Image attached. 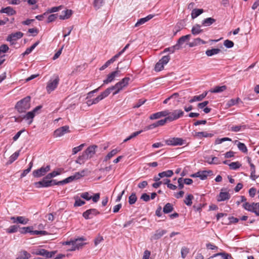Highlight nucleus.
<instances>
[{
  "mask_svg": "<svg viewBox=\"0 0 259 259\" xmlns=\"http://www.w3.org/2000/svg\"><path fill=\"white\" fill-rule=\"evenodd\" d=\"M30 96H27L17 102L15 108L19 113H24L30 108Z\"/></svg>",
  "mask_w": 259,
  "mask_h": 259,
  "instance_id": "f257e3e1",
  "label": "nucleus"
},
{
  "mask_svg": "<svg viewBox=\"0 0 259 259\" xmlns=\"http://www.w3.org/2000/svg\"><path fill=\"white\" fill-rule=\"evenodd\" d=\"M130 80L131 79L130 77H125L122 79L121 80L116 83L114 85L108 88V89L110 90L111 92L113 91L114 89H117V91H114L113 93V95H115L118 94L124 88L126 87L128 84Z\"/></svg>",
  "mask_w": 259,
  "mask_h": 259,
  "instance_id": "f03ea898",
  "label": "nucleus"
},
{
  "mask_svg": "<svg viewBox=\"0 0 259 259\" xmlns=\"http://www.w3.org/2000/svg\"><path fill=\"white\" fill-rule=\"evenodd\" d=\"M242 206L245 210L253 212L256 215L259 216V202H252V203L245 202Z\"/></svg>",
  "mask_w": 259,
  "mask_h": 259,
  "instance_id": "7ed1b4c3",
  "label": "nucleus"
},
{
  "mask_svg": "<svg viewBox=\"0 0 259 259\" xmlns=\"http://www.w3.org/2000/svg\"><path fill=\"white\" fill-rule=\"evenodd\" d=\"M56 253V251H49L42 248L36 249L32 251L33 254L41 255L47 258H51Z\"/></svg>",
  "mask_w": 259,
  "mask_h": 259,
  "instance_id": "20e7f679",
  "label": "nucleus"
},
{
  "mask_svg": "<svg viewBox=\"0 0 259 259\" xmlns=\"http://www.w3.org/2000/svg\"><path fill=\"white\" fill-rule=\"evenodd\" d=\"M184 114V111L181 109L174 110L172 112H169V114L167 117L169 122H171L176 120L182 117Z\"/></svg>",
  "mask_w": 259,
  "mask_h": 259,
  "instance_id": "39448f33",
  "label": "nucleus"
},
{
  "mask_svg": "<svg viewBox=\"0 0 259 259\" xmlns=\"http://www.w3.org/2000/svg\"><path fill=\"white\" fill-rule=\"evenodd\" d=\"M185 143V140L181 138H171L165 140L166 144L170 146H181Z\"/></svg>",
  "mask_w": 259,
  "mask_h": 259,
  "instance_id": "423d86ee",
  "label": "nucleus"
},
{
  "mask_svg": "<svg viewBox=\"0 0 259 259\" xmlns=\"http://www.w3.org/2000/svg\"><path fill=\"white\" fill-rule=\"evenodd\" d=\"M50 169L51 167L49 165L45 167L42 166L39 169L34 170L32 172V175L35 178H39L45 176L47 172L50 170Z\"/></svg>",
  "mask_w": 259,
  "mask_h": 259,
  "instance_id": "0eeeda50",
  "label": "nucleus"
},
{
  "mask_svg": "<svg viewBox=\"0 0 259 259\" xmlns=\"http://www.w3.org/2000/svg\"><path fill=\"white\" fill-rule=\"evenodd\" d=\"M42 108V106L39 105L36 106L32 111L27 112L25 115L23 117V119L26 120H30L28 123L30 124L32 122V119L35 116V114L37 112V111L40 110Z\"/></svg>",
  "mask_w": 259,
  "mask_h": 259,
  "instance_id": "6e6552de",
  "label": "nucleus"
},
{
  "mask_svg": "<svg viewBox=\"0 0 259 259\" xmlns=\"http://www.w3.org/2000/svg\"><path fill=\"white\" fill-rule=\"evenodd\" d=\"M97 148L96 145L89 146L82 153L87 159H90L95 154Z\"/></svg>",
  "mask_w": 259,
  "mask_h": 259,
  "instance_id": "1a4fd4ad",
  "label": "nucleus"
},
{
  "mask_svg": "<svg viewBox=\"0 0 259 259\" xmlns=\"http://www.w3.org/2000/svg\"><path fill=\"white\" fill-rule=\"evenodd\" d=\"M59 77L57 75L53 80H50L47 84V90L49 93L54 91L57 87L59 82Z\"/></svg>",
  "mask_w": 259,
  "mask_h": 259,
  "instance_id": "9d476101",
  "label": "nucleus"
},
{
  "mask_svg": "<svg viewBox=\"0 0 259 259\" xmlns=\"http://www.w3.org/2000/svg\"><path fill=\"white\" fill-rule=\"evenodd\" d=\"M23 35V33L20 31H18L15 33H12L9 34L6 40L11 42L12 45L14 44V41L18 39L21 38Z\"/></svg>",
  "mask_w": 259,
  "mask_h": 259,
  "instance_id": "9b49d317",
  "label": "nucleus"
},
{
  "mask_svg": "<svg viewBox=\"0 0 259 259\" xmlns=\"http://www.w3.org/2000/svg\"><path fill=\"white\" fill-rule=\"evenodd\" d=\"M99 214H100V212L97 209L95 208H91L84 211L82 213V216L85 219L88 220Z\"/></svg>",
  "mask_w": 259,
  "mask_h": 259,
  "instance_id": "f8f14e48",
  "label": "nucleus"
},
{
  "mask_svg": "<svg viewBox=\"0 0 259 259\" xmlns=\"http://www.w3.org/2000/svg\"><path fill=\"white\" fill-rule=\"evenodd\" d=\"M111 92L110 90L108 88L105 90L103 92H102L100 95L97 97L96 98L94 99L91 102V104H95L98 103L99 101L103 100L105 98L107 97L110 94Z\"/></svg>",
  "mask_w": 259,
  "mask_h": 259,
  "instance_id": "ddd939ff",
  "label": "nucleus"
},
{
  "mask_svg": "<svg viewBox=\"0 0 259 259\" xmlns=\"http://www.w3.org/2000/svg\"><path fill=\"white\" fill-rule=\"evenodd\" d=\"M85 239L83 237H81L79 238L75 239L73 240V247H72L70 250H75L76 249H78L80 247H82L85 243H83V241H85Z\"/></svg>",
  "mask_w": 259,
  "mask_h": 259,
  "instance_id": "4468645a",
  "label": "nucleus"
},
{
  "mask_svg": "<svg viewBox=\"0 0 259 259\" xmlns=\"http://www.w3.org/2000/svg\"><path fill=\"white\" fill-rule=\"evenodd\" d=\"M69 132V126H64L61 127H59L56 130L54 133V136L55 137H59L62 136L65 134L68 133Z\"/></svg>",
  "mask_w": 259,
  "mask_h": 259,
  "instance_id": "2eb2a0df",
  "label": "nucleus"
},
{
  "mask_svg": "<svg viewBox=\"0 0 259 259\" xmlns=\"http://www.w3.org/2000/svg\"><path fill=\"white\" fill-rule=\"evenodd\" d=\"M169 113L168 110H165L162 111L158 112L152 114L149 117V118L151 120L156 119L162 117H167Z\"/></svg>",
  "mask_w": 259,
  "mask_h": 259,
  "instance_id": "dca6fc26",
  "label": "nucleus"
},
{
  "mask_svg": "<svg viewBox=\"0 0 259 259\" xmlns=\"http://www.w3.org/2000/svg\"><path fill=\"white\" fill-rule=\"evenodd\" d=\"M224 190V189H222L219 195L217 197V201L219 202L229 200L231 197V195L227 191L223 192V191Z\"/></svg>",
  "mask_w": 259,
  "mask_h": 259,
  "instance_id": "f3484780",
  "label": "nucleus"
},
{
  "mask_svg": "<svg viewBox=\"0 0 259 259\" xmlns=\"http://www.w3.org/2000/svg\"><path fill=\"white\" fill-rule=\"evenodd\" d=\"M118 69V67H117V70ZM119 71L118 70H116L112 72L111 73L107 75V77L106 79L103 81L104 84H108L110 82H111L114 80L115 77L117 76L119 74Z\"/></svg>",
  "mask_w": 259,
  "mask_h": 259,
  "instance_id": "a211bd4d",
  "label": "nucleus"
},
{
  "mask_svg": "<svg viewBox=\"0 0 259 259\" xmlns=\"http://www.w3.org/2000/svg\"><path fill=\"white\" fill-rule=\"evenodd\" d=\"M51 182L49 180H46L44 178L41 181L39 182H35L34 183V186L36 188H40L42 187H50Z\"/></svg>",
  "mask_w": 259,
  "mask_h": 259,
  "instance_id": "6ab92c4d",
  "label": "nucleus"
},
{
  "mask_svg": "<svg viewBox=\"0 0 259 259\" xmlns=\"http://www.w3.org/2000/svg\"><path fill=\"white\" fill-rule=\"evenodd\" d=\"M191 37L190 34H187L184 36H182L177 41L176 46H177L178 48V50H180L182 48V46L186 41L190 39Z\"/></svg>",
  "mask_w": 259,
  "mask_h": 259,
  "instance_id": "aec40b11",
  "label": "nucleus"
},
{
  "mask_svg": "<svg viewBox=\"0 0 259 259\" xmlns=\"http://www.w3.org/2000/svg\"><path fill=\"white\" fill-rule=\"evenodd\" d=\"M167 232L165 230L158 229L157 230L151 237V240H158L160 239L163 235Z\"/></svg>",
  "mask_w": 259,
  "mask_h": 259,
  "instance_id": "412c9836",
  "label": "nucleus"
},
{
  "mask_svg": "<svg viewBox=\"0 0 259 259\" xmlns=\"http://www.w3.org/2000/svg\"><path fill=\"white\" fill-rule=\"evenodd\" d=\"M73 14L71 10L67 9L63 11L61 15H59V18L61 20H66L69 19Z\"/></svg>",
  "mask_w": 259,
  "mask_h": 259,
  "instance_id": "4be33fe9",
  "label": "nucleus"
},
{
  "mask_svg": "<svg viewBox=\"0 0 259 259\" xmlns=\"http://www.w3.org/2000/svg\"><path fill=\"white\" fill-rule=\"evenodd\" d=\"M154 17L153 15H149L145 18H142L138 20L135 25V27H139V26L144 24Z\"/></svg>",
  "mask_w": 259,
  "mask_h": 259,
  "instance_id": "5701e85b",
  "label": "nucleus"
},
{
  "mask_svg": "<svg viewBox=\"0 0 259 259\" xmlns=\"http://www.w3.org/2000/svg\"><path fill=\"white\" fill-rule=\"evenodd\" d=\"M2 13H6L9 16L14 15L16 14V11L11 7H7L5 8H3L0 11Z\"/></svg>",
  "mask_w": 259,
  "mask_h": 259,
  "instance_id": "b1692460",
  "label": "nucleus"
},
{
  "mask_svg": "<svg viewBox=\"0 0 259 259\" xmlns=\"http://www.w3.org/2000/svg\"><path fill=\"white\" fill-rule=\"evenodd\" d=\"M218 256H221L223 259H233L230 254L227 253L225 252H219L214 254L213 255L209 257L208 259H211Z\"/></svg>",
  "mask_w": 259,
  "mask_h": 259,
  "instance_id": "393cba45",
  "label": "nucleus"
},
{
  "mask_svg": "<svg viewBox=\"0 0 259 259\" xmlns=\"http://www.w3.org/2000/svg\"><path fill=\"white\" fill-rule=\"evenodd\" d=\"M118 58L115 55L110 60H108L103 66H102L100 68V70H103L105 68H106L108 66H109L111 64L113 63L114 61L116 60Z\"/></svg>",
  "mask_w": 259,
  "mask_h": 259,
  "instance_id": "a878e982",
  "label": "nucleus"
},
{
  "mask_svg": "<svg viewBox=\"0 0 259 259\" xmlns=\"http://www.w3.org/2000/svg\"><path fill=\"white\" fill-rule=\"evenodd\" d=\"M202 9H194L192 10L191 15L193 19L196 18L200 14L203 13Z\"/></svg>",
  "mask_w": 259,
  "mask_h": 259,
  "instance_id": "bb28decb",
  "label": "nucleus"
},
{
  "mask_svg": "<svg viewBox=\"0 0 259 259\" xmlns=\"http://www.w3.org/2000/svg\"><path fill=\"white\" fill-rule=\"evenodd\" d=\"M221 51V50L220 49H212L210 50H206L205 52V54L207 56L210 57L214 55L219 54Z\"/></svg>",
  "mask_w": 259,
  "mask_h": 259,
  "instance_id": "cd10ccee",
  "label": "nucleus"
},
{
  "mask_svg": "<svg viewBox=\"0 0 259 259\" xmlns=\"http://www.w3.org/2000/svg\"><path fill=\"white\" fill-rule=\"evenodd\" d=\"M200 25L199 24H196L194 25L191 30L192 33L194 35H197L203 31V30L200 28Z\"/></svg>",
  "mask_w": 259,
  "mask_h": 259,
  "instance_id": "c85d7f7f",
  "label": "nucleus"
},
{
  "mask_svg": "<svg viewBox=\"0 0 259 259\" xmlns=\"http://www.w3.org/2000/svg\"><path fill=\"white\" fill-rule=\"evenodd\" d=\"M31 257V255L27 251L23 250L20 252V254L16 259H28Z\"/></svg>",
  "mask_w": 259,
  "mask_h": 259,
  "instance_id": "c756f323",
  "label": "nucleus"
},
{
  "mask_svg": "<svg viewBox=\"0 0 259 259\" xmlns=\"http://www.w3.org/2000/svg\"><path fill=\"white\" fill-rule=\"evenodd\" d=\"M215 22V20L212 18H207L202 22V24L205 26H209Z\"/></svg>",
  "mask_w": 259,
  "mask_h": 259,
  "instance_id": "7c9ffc66",
  "label": "nucleus"
},
{
  "mask_svg": "<svg viewBox=\"0 0 259 259\" xmlns=\"http://www.w3.org/2000/svg\"><path fill=\"white\" fill-rule=\"evenodd\" d=\"M174 210V207L172 204L170 203H166L163 208V211L164 213H168Z\"/></svg>",
  "mask_w": 259,
  "mask_h": 259,
  "instance_id": "2f4dec72",
  "label": "nucleus"
},
{
  "mask_svg": "<svg viewBox=\"0 0 259 259\" xmlns=\"http://www.w3.org/2000/svg\"><path fill=\"white\" fill-rule=\"evenodd\" d=\"M38 44H39V41H36L33 45H32L30 47L26 49V51L22 54V55L23 56H25V55H27L29 54Z\"/></svg>",
  "mask_w": 259,
  "mask_h": 259,
  "instance_id": "473e14b6",
  "label": "nucleus"
},
{
  "mask_svg": "<svg viewBox=\"0 0 259 259\" xmlns=\"http://www.w3.org/2000/svg\"><path fill=\"white\" fill-rule=\"evenodd\" d=\"M174 174V172L172 170H168L166 171H164L161 172L159 173L158 176L160 178H164V177H171Z\"/></svg>",
  "mask_w": 259,
  "mask_h": 259,
  "instance_id": "72a5a7b5",
  "label": "nucleus"
},
{
  "mask_svg": "<svg viewBox=\"0 0 259 259\" xmlns=\"http://www.w3.org/2000/svg\"><path fill=\"white\" fill-rule=\"evenodd\" d=\"M119 151L117 149H114L112 150L111 151H110L108 154L105 156L104 158V161H107L109 159H110L111 158H112L113 156H114L115 154L117 153V152Z\"/></svg>",
  "mask_w": 259,
  "mask_h": 259,
  "instance_id": "f704fd0d",
  "label": "nucleus"
},
{
  "mask_svg": "<svg viewBox=\"0 0 259 259\" xmlns=\"http://www.w3.org/2000/svg\"><path fill=\"white\" fill-rule=\"evenodd\" d=\"M200 179L204 180L206 179L208 175H211L212 173L211 170H203L202 171H200Z\"/></svg>",
  "mask_w": 259,
  "mask_h": 259,
  "instance_id": "c9c22d12",
  "label": "nucleus"
},
{
  "mask_svg": "<svg viewBox=\"0 0 259 259\" xmlns=\"http://www.w3.org/2000/svg\"><path fill=\"white\" fill-rule=\"evenodd\" d=\"M74 198L75 199V203H74V206H75V207L80 206L84 205L85 203V201L80 199L78 197V196H75L74 197Z\"/></svg>",
  "mask_w": 259,
  "mask_h": 259,
  "instance_id": "e433bc0d",
  "label": "nucleus"
},
{
  "mask_svg": "<svg viewBox=\"0 0 259 259\" xmlns=\"http://www.w3.org/2000/svg\"><path fill=\"white\" fill-rule=\"evenodd\" d=\"M227 89V87L226 85H223L221 87L217 86L215 87L213 89L210 90V92L217 93H220L222 92H223L224 91L226 90Z\"/></svg>",
  "mask_w": 259,
  "mask_h": 259,
  "instance_id": "4c0bfd02",
  "label": "nucleus"
},
{
  "mask_svg": "<svg viewBox=\"0 0 259 259\" xmlns=\"http://www.w3.org/2000/svg\"><path fill=\"white\" fill-rule=\"evenodd\" d=\"M104 4V0H94L93 6L96 9H100Z\"/></svg>",
  "mask_w": 259,
  "mask_h": 259,
  "instance_id": "58836bf2",
  "label": "nucleus"
},
{
  "mask_svg": "<svg viewBox=\"0 0 259 259\" xmlns=\"http://www.w3.org/2000/svg\"><path fill=\"white\" fill-rule=\"evenodd\" d=\"M194 198L192 194H188L184 200V203L188 206H191L192 204V200Z\"/></svg>",
  "mask_w": 259,
  "mask_h": 259,
  "instance_id": "ea45409f",
  "label": "nucleus"
},
{
  "mask_svg": "<svg viewBox=\"0 0 259 259\" xmlns=\"http://www.w3.org/2000/svg\"><path fill=\"white\" fill-rule=\"evenodd\" d=\"M18 228L19 226L17 225H12L6 229V232L9 234L15 233L18 231Z\"/></svg>",
  "mask_w": 259,
  "mask_h": 259,
  "instance_id": "a19ab883",
  "label": "nucleus"
},
{
  "mask_svg": "<svg viewBox=\"0 0 259 259\" xmlns=\"http://www.w3.org/2000/svg\"><path fill=\"white\" fill-rule=\"evenodd\" d=\"M16 220L17 223L23 225L27 224L29 221L28 219H26L24 217L21 216L16 217Z\"/></svg>",
  "mask_w": 259,
  "mask_h": 259,
  "instance_id": "79ce46f5",
  "label": "nucleus"
},
{
  "mask_svg": "<svg viewBox=\"0 0 259 259\" xmlns=\"http://www.w3.org/2000/svg\"><path fill=\"white\" fill-rule=\"evenodd\" d=\"M213 136L212 134H209L204 132H200L196 133V136L201 138V137H211Z\"/></svg>",
  "mask_w": 259,
  "mask_h": 259,
  "instance_id": "37998d69",
  "label": "nucleus"
},
{
  "mask_svg": "<svg viewBox=\"0 0 259 259\" xmlns=\"http://www.w3.org/2000/svg\"><path fill=\"white\" fill-rule=\"evenodd\" d=\"M229 166L231 169L236 170L239 168L241 164L238 162H233L229 164Z\"/></svg>",
  "mask_w": 259,
  "mask_h": 259,
  "instance_id": "c03bdc74",
  "label": "nucleus"
},
{
  "mask_svg": "<svg viewBox=\"0 0 259 259\" xmlns=\"http://www.w3.org/2000/svg\"><path fill=\"white\" fill-rule=\"evenodd\" d=\"M32 166L33 162L32 161H31L29 164V167L27 169L24 170L23 171L21 174V178H23L26 176V175L30 171Z\"/></svg>",
  "mask_w": 259,
  "mask_h": 259,
  "instance_id": "a18cd8bd",
  "label": "nucleus"
},
{
  "mask_svg": "<svg viewBox=\"0 0 259 259\" xmlns=\"http://www.w3.org/2000/svg\"><path fill=\"white\" fill-rule=\"evenodd\" d=\"M237 147L238 149L242 152L245 153L247 152V148L244 143L238 142L237 144Z\"/></svg>",
  "mask_w": 259,
  "mask_h": 259,
  "instance_id": "49530a36",
  "label": "nucleus"
},
{
  "mask_svg": "<svg viewBox=\"0 0 259 259\" xmlns=\"http://www.w3.org/2000/svg\"><path fill=\"white\" fill-rule=\"evenodd\" d=\"M143 131V130H141V131L133 133L130 136H128L127 138L124 139L123 140V142H126L129 141L130 140L136 137V136H137L138 135L140 134Z\"/></svg>",
  "mask_w": 259,
  "mask_h": 259,
  "instance_id": "de8ad7c7",
  "label": "nucleus"
},
{
  "mask_svg": "<svg viewBox=\"0 0 259 259\" xmlns=\"http://www.w3.org/2000/svg\"><path fill=\"white\" fill-rule=\"evenodd\" d=\"M245 128L246 125H235L231 126L230 130L232 132H237Z\"/></svg>",
  "mask_w": 259,
  "mask_h": 259,
  "instance_id": "09e8293b",
  "label": "nucleus"
},
{
  "mask_svg": "<svg viewBox=\"0 0 259 259\" xmlns=\"http://www.w3.org/2000/svg\"><path fill=\"white\" fill-rule=\"evenodd\" d=\"M137 200V198L136 193H132L128 198V202L130 204H133L135 203Z\"/></svg>",
  "mask_w": 259,
  "mask_h": 259,
  "instance_id": "8fccbe9b",
  "label": "nucleus"
},
{
  "mask_svg": "<svg viewBox=\"0 0 259 259\" xmlns=\"http://www.w3.org/2000/svg\"><path fill=\"white\" fill-rule=\"evenodd\" d=\"M88 159L85 158V157L82 153L81 155L79 156L77 158L75 162L76 163H79V164H83Z\"/></svg>",
  "mask_w": 259,
  "mask_h": 259,
  "instance_id": "3c124183",
  "label": "nucleus"
},
{
  "mask_svg": "<svg viewBox=\"0 0 259 259\" xmlns=\"http://www.w3.org/2000/svg\"><path fill=\"white\" fill-rule=\"evenodd\" d=\"M170 57L169 55L164 56L162 57L161 59L159 60V61L161 62V63L163 65H166L170 60Z\"/></svg>",
  "mask_w": 259,
  "mask_h": 259,
  "instance_id": "603ef678",
  "label": "nucleus"
},
{
  "mask_svg": "<svg viewBox=\"0 0 259 259\" xmlns=\"http://www.w3.org/2000/svg\"><path fill=\"white\" fill-rule=\"evenodd\" d=\"M58 17H59L58 14H51L49 15L48 18L47 23H49L54 21Z\"/></svg>",
  "mask_w": 259,
  "mask_h": 259,
  "instance_id": "864d4df0",
  "label": "nucleus"
},
{
  "mask_svg": "<svg viewBox=\"0 0 259 259\" xmlns=\"http://www.w3.org/2000/svg\"><path fill=\"white\" fill-rule=\"evenodd\" d=\"M177 46L174 45L171 47L166 48L164 50L163 53L169 52L170 53H174L176 50H179Z\"/></svg>",
  "mask_w": 259,
  "mask_h": 259,
  "instance_id": "5fc2aeb1",
  "label": "nucleus"
},
{
  "mask_svg": "<svg viewBox=\"0 0 259 259\" xmlns=\"http://www.w3.org/2000/svg\"><path fill=\"white\" fill-rule=\"evenodd\" d=\"M231 141H232L231 139H230L229 138H227V137L221 138V139L218 138L215 141V144H216V145L220 144L223 142Z\"/></svg>",
  "mask_w": 259,
  "mask_h": 259,
  "instance_id": "6e6d98bb",
  "label": "nucleus"
},
{
  "mask_svg": "<svg viewBox=\"0 0 259 259\" xmlns=\"http://www.w3.org/2000/svg\"><path fill=\"white\" fill-rule=\"evenodd\" d=\"M32 229V227H22L21 229L20 232L22 234H25L27 233H30L31 234V232H32V230H31Z\"/></svg>",
  "mask_w": 259,
  "mask_h": 259,
  "instance_id": "4d7b16f0",
  "label": "nucleus"
},
{
  "mask_svg": "<svg viewBox=\"0 0 259 259\" xmlns=\"http://www.w3.org/2000/svg\"><path fill=\"white\" fill-rule=\"evenodd\" d=\"M224 45L227 48H231L234 46V42L230 40L226 39L224 42Z\"/></svg>",
  "mask_w": 259,
  "mask_h": 259,
  "instance_id": "13d9d810",
  "label": "nucleus"
},
{
  "mask_svg": "<svg viewBox=\"0 0 259 259\" xmlns=\"http://www.w3.org/2000/svg\"><path fill=\"white\" fill-rule=\"evenodd\" d=\"M19 155V152L16 151L14 154H13L10 157L9 161H10V163H12L14 162L15 160L17 159Z\"/></svg>",
  "mask_w": 259,
  "mask_h": 259,
  "instance_id": "bf43d9fd",
  "label": "nucleus"
},
{
  "mask_svg": "<svg viewBox=\"0 0 259 259\" xmlns=\"http://www.w3.org/2000/svg\"><path fill=\"white\" fill-rule=\"evenodd\" d=\"M63 7V6L52 7L48 10V12L49 13H52L58 12V11L61 10Z\"/></svg>",
  "mask_w": 259,
  "mask_h": 259,
  "instance_id": "052dcab7",
  "label": "nucleus"
},
{
  "mask_svg": "<svg viewBox=\"0 0 259 259\" xmlns=\"http://www.w3.org/2000/svg\"><path fill=\"white\" fill-rule=\"evenodd\" d=\"M84 144H81V145H80L79 146H78L77 147L73 148V149H72V154H75L78 152L81 151L82 149V148L84 147Z\"/></svg>",
  "mask_w": 259,
  "mask_h": 259,
  "instance_id": "680f3d73",
  "label": "nucleus"
},
{
  "mask_svg": "<svg viewBox=\"0 0 259 259\" xmlns=\"http://www.w3.org/2000/svg\"><path fill=\"white\" fill-rule=\"evenodd\" d=\"M48 234V232L46 231L35 230V231H32V232H31V235H47Z\"/></svg>",
  "mask_w": 259,
  "mask_h": 259,
  "instance_id": "e2e57ef3",
  "label": "nucleus"
},
{
  "mask_svg": "<svg viewBox=\"0 0 259 259\" xmlns=\"http://www.w3.org/2000/svg\"><path fill=\"white\" fill-rule=\"evenodd\" d=\"M164 68V65L161 63V62L158 61L155 66V70L156 71H160L162 70Z\"/></svg>",
  "mask_w": 259,
  "mask_h": 259,
  "instance_id": "0e129e2a",
  "label": "nucleus"
},
{
  "mask_svg": "<svg viewBox=\"0 0 259 259\" xmlns=\"http://www.w3.org/2000/svg\"><path fill=\"white\" fill-rule=\"evenodd\" d=\"M189 252V249L186 247H183L182 248L181 250V256L183 258H185Z\"/></svg>",
  "mask_w": 259,
  "mask_h": 259,
  "instance_id": "69168bd1",
  "label": "nucleus"
},
{
  "mask_svg": "<svg viewBox=\"0 0 259 259\" xmlns=\"http://www.w3.org/2000/svg\"><path fill=\"white\" fill-rule=\"evenodd\" d=\"M74 180H75L74 177L72 175V176H71L67 178L66 179L62 180V182H61L60 183H63V185H64L65 184L71 182L72 181H73Z\"/></svg>",
  "mask_w": 259,
  "mask_h": 259,
  "instance_id": "338daca9",
  "label": "nucleus"
},
{
  "mask_svg": "<svg viewBox=\"0 0 259 259\" xmlns=\"http://www.w3.org/2000/svg\"><path fill=\"white\" fill-rule=\"evenodd\" d=\"M221 162H220V160H219L218 158H217L216 157H213L211 158V161H208V163L210 164H219Z\"/></svg>",
  "mask_w": 259,
  "mask_h": 259,
  "instance_id": "774afa93",
  "label": "nucleus"
}]
</instances>
